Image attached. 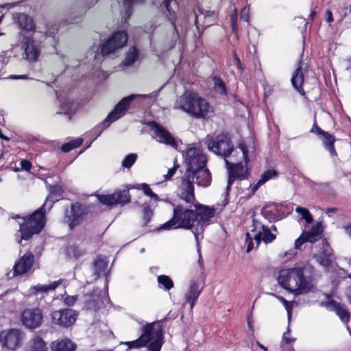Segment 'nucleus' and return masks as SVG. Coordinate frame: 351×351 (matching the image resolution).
<instances>
[{"label":"nucleus","mask_w":351,"mask_h":351,"mask_svg":"<svg viewBox=\"0 0 351 351\" xmlns=\"http://www.w3.org/2000/svg\"><path fill=\"white\" fill-rule=\"evenodd\" d=\"M138 57V51L135 47H132L130 49L129 51L127 53L124 65L130 66L136 60Z\"/></svg>","instance_id":"e433bc0d"},{"label":"nucleus","mask_w":351,"mask_h":351,"mask_svg":"<svg viewBox=\"0 0 351 351\" xmlns=\"http://www.w3.org/2000/svg\"><path fill=\"white\" fill-rule=\"evenodd\" d=\"M332 261L331 260V255L329 254L326 258L324 256L321 257L320 263L322 265L328 266L330 264Z\"/></svg>","instance_id":"13d9d810"},{"label":"nucleus","mask_w":351,"mask_h":351,"mask_svg":"<svg viewBox=\"0 0 351 351\" xmlns=\"http://www.w3.org/2000/svg\"><path fill=\"white\" fill-rule=\"evenodd\" d=\"M214 82H215V88L217 91H219L221 94H225L226 93V86H225L223 82L221 79L215 77Z\"/></svg>","instance_id":"a19ab883"},{"label":"nucleus","mask_w":351,"mask_h":351,"mask_svg":"<svg viewBox=\"0 0 351 351\" xmlns=\"http://www.w3.org/2000/svg\"><path fill=\"white\" fill-rule=\"evenodd\" d=\"M17 22L19 27L26 32H33L35 30L36 27L33 19L26 14H18Z\"/></svg>","instance_id":"c85d7f7f"},{"label":"nucleus","mask_w":351,"mask_h":351,"mask_svg":"<svg viewBox=\"0 0 351 351\" xmlns=\"http://www.w3.org/2000/svg\"><path fill=\"white\" fill-rule=\"evenodd\" d=\"M239 147L241 150L243 157L245 158V160L247 162V149L246 146L243 143H240L239 145Z\"/></svg>","instance_id":"bf43d9fd"},{"label":"nucleus","mask_w":351,"mask_h":351,"mask_svg":"<svg viewBox=\"0 0 351 351\" xmlns=\"http://www.w3.org/2000/svg\"><path fill=\"white\" fill-rule=\"evenodd\" d=\"M34 262V256L30 252L25 253L13 267V276L23 275L29 271Z\"/></svg>","instance_id":"6ab92c4d"},{"label":"nucleus","mask_w":351,"mask_h":351,"mask_svg":"<svg viewBox=\"0 0 351 351\" xmlns=\"http://www.w3.org/2000/svg\"><path fill=\"white\" fill-rule=\"evenodd\" d=\"M304 70L302 69V62L300 61L298 62V66L293 71L291 79L293 86L302 95H304L305 94L302 87L304 81Z\"/></svg>","instance_id":"b1692460"},{"label":"nucleus","mask_w":351,"mask_h":351,"mask_svg":"<svg viewBox=\"0 0 351 351\" xmlns=\"http://www.w3.org/2000/svg\"><path fill=\"white\" fill-rule=\"evenodd\" d=\"M202 289H199V285L197 280H191L189 288L185 293L186 302L190 304V309L192 310L196 300H197Z\"/></svg>","instance_id":"393cba45"},{"label":"nucleus","mask_w":351,"mask_h":351,"mask_svg":"<svg viewBox=\"0 0 351 351\" xmlns=\"http://www.w3.org/2000/svg\"><path fill=\"white\" fill-rule=\"evenodd\" d=\"M241 19L246 22H249L250 20V7L246 6L243 8L241 12Z\"/></svg>","instance_id":"a18cd8bd"},{"label":"nucleus","mask_w":351,"mask_h":351,"mask_svg":"<svg viewBox=\"0 0 351 351\" xmlns=\"http://www.w3.org/2000/svg\"><path fill=\"white\" fill-rule=\"evenodd\" d=\"M66 106V104H63L62 105V106H61V110H62L61 113H64V114H70V113H71V111L72 110V108H71V106H69L68 107V108H67V109H66V110H64V107H65Z\"/></svg>","instance_id":"0e129e2a"},{"label":"nucleus","mask_w":351,"mask_h":351,"mask_svg":"<svg viewBox=\"0 0 351 351\" xmlns=\"http://www.w3.org/2000/svg\"><path fill=\"white\" fill-rule=\"evenodd\" d=\"M97 197L102 204L107 206L123 205L130 201L129 191L127 190L117 191L109 195H97Z\"/></svg>","instance_id":"2eb2a0df"},{"label":"nucleus","mask_w":351,"mask_h":351,"mask_svg":"<svg viewBox=\"0 0 351 351\" xmlns=\"http://www.w3.org/2000/svg\"><path fill=\"white\" fill-rule=\"evenodd\" d=\"M158 284L163 287L166 290L172 289L174 286L172 280L166 275H160L157 277Z\"/></svg>","instance_id":"c9c22d12"},{"label":"nucleus","mask_w":351,"mask_h":351,"mask_svg":"<svg viewBox=\"0 0 351 351\" xmlns=\"http://www.w3.org/2000/svg\"><path fill=\"white\" fill-rule=\"evenodd\" d=\"M107 267L108 263L105 261L99 258L97 259L94 264V271L96 278L101 274H105Z\"/></svg>","instance_id":"473e14b6"},{"label":"nucleus","mask_w":351,"mask_h":351,"mask_svg":"<svg viewBox=\"0 0 351 351\" xmlns=\"http://www.w3.org/2000/svg\"><path fill=\"white\" fill-rule=\"evenodd\" d=\"M128 41V35L124 31L114 33L101 47V53L103 56L113 53L118 49L123 47Z\"/></svg>","instance_id":"9b49d317"},{"label":"nucleus","mask_w":351,"mask_h":351,"mask_svg":"<svg viewBox=\"0 0 351 351\" xmlns=\"http://www.w3.org/2000/svg\"><path fill=\"white\" fill-rule=\"evenodd\" d=\"M326 14H327V18H326L327 22H328V23L332 22L333 21L332 12L330 10H327Z\"/></svg>","instance_id":"338daca9"},{"label":"nucleus","mask_w":351,"mask_h":351,"mask_svg":"<svg viewBox=\"0 0 351 351\" xmlns=\"http://www.w3.org/2000/svg\"><path fill=\"white\" fill-rule=\"evenodd\" d=\"M51 349L52 351H73L75 346L69 339H59L51 342Z\"/></svg>","instance_id":"a878e982"},{"label":"nucleus","mask_w":351,"mask_h":351,"mask_svg":"<svg viewBox=\"0 0 351 351\" xmlns=\"http://www.w3.org/2000/svg\"><path fill=\"white\" fill-rule=\"evenodd\" d=\"M312 270L311 266L295 267L282 269L278 276V283L294 295H303L313 291L315 283L307 274Z\"/></svg>","instance_id":"f257e3e1"},{"label":"nucleus","mask_w":351,"mask_h":351,"mask_svg":"<svg viewBox=\"0 0 351 351\" xmlns=\"http://www.w3.org/2000/svg\"><path fill=\"white\" fill-rule=\"evenodd\" d=\"M188 178L195 180V184L199 186H208L212 180L211 173L206 167L196 170L191 173H186Z\"/></svg>","instance_id":"aec40b11"},{"label":"nucleus","mask_w":351,"mask_h":351,"mask_svg":"<svg viewBox=\"0 0 351 351\" xmlns=\"http://www.w3.org/2000/svg\"><path fill=\"white\" fill-rule=\"evenodd\" d=\"M162 346V345H161V343L160 341L152 342L148 346V350L149 351H160Z\"/></svg>","instance_id":"49530a36"},{"label":"nucleus","mask_w":351,"mask_h":351,"mask_svg":"<svg viewBox=\"0 0 351 351\" xmlns=\"http://www.w3.org/2000/svg\"><path fill=\"white\" fill-rule=\"evenodd\" d=\"M159 91L160 90L154 91L150 94L130 95V96L123 97L115 106L113 110L108 114L106 118L95 128V131L98 132L97 136L100 135L102 131L107 128L112 123L123 117L125 114V111L129 108L131 102L135 99L142 98L155 100Z\"/></svg>","instance_id":"20e7f679"},{"label":"nucleus","mask_w":351,"mask_h":351,"mask_svg":"<svg viewBox=\"0 0 351 351\" xmlns=\"http://www.w3.org/2000/svg\"><path fill=\"white\" fill-rule=\"evenodd\" d=\"M172 218L162 224L160 230L182 228L193 230L195 229L197 213L193 209L186 208L182 205L174 207Z\"/></svg>","instance_id":"7ed1b4c3"},{"label":"nucleus","mask_w":351,"mask_h":351,"mask_svg":"<svg viewBox=\"0 0 351 351\" xmlns=\"http://www.w3.org/2000/svg\"><path fill=\"white\" fill-rule=\"evenodd\" d=\"M283 305L287 312V316L289 322L291 319V311L293 308V303L291 302L286 301L285 303H283Z\"/></svg>","instance_id":"3c124183"},{"label":"nucleus","mask_w":351,"mask_h":351,"mask_svg":"<svg viewBox=\"0 0 351 351\" xmlns=\"http://www.w3.org/2000/svg\"><path fill=\"white\" fill-rule=\"evenodd\" d=\"M277 176V172L274 169H269L266 171H265L262 176L260 180L257 182V183L252 188L251 192L249 194V197L252 196L259 188V186L264 183H265L267 181L271 178H274Z\"/></svg>","instance_id":"c756f323"},{"label":"nucleus","mask_w":351,"mask_h":351,"mask_svg":"<svg viewBox=\"0 0 351 351\" xmlns=\"http://www.w3.org/2000/svg\"><path fill=\"white\" fill-rule=\"evenodd\" d=\"M338 210L337 208H328L326 210V214L329 217H332L334 214Z\"/></svg>","instance_id":"052dcab7"},{"label":"nucleus","mask_w":351,"mask_h":351,"mask_svg":"<svg viewBox=\"0 0 351 351\" xmlns=\"http://www.w3.org/2000/svg\"><path fill=\"white\" fill-rule=\"evenodd\" d=\"M246 243H247L246 252L247 253H249L254 247L252 238L250 236V233L246 234Z\"/></svg>","instance_id":"603ef678"},{"label":"nucleus","mask_w":351,"mask_h":351,"mask_svg":"<svg viewBox=\"0 0 351 351\" xmlns=\"http://www.w3.org/2000/svg\"><path fill=\"white\" fill-rule=\"evenodd\" d=\"M143 333L136 340L125 341L122 343L127 345L128 349H138L145 347L149 343L160 341L163 344V332L159 322H154L145 324L142 328Z\"/></svg>","instance_id":"39448f33"},{"label":"nucleus","mask_w":351,"mask_h":351,"mask_svg":"<svg viewBox=\"0 0 351 351\" xmlns=\"http://www.w3.org/2000/svg\"><path fill=\"white\" fill-rule=\"evenodd\" d=\"M63 282L62 279H59L56 281H53L49 285H37L33 286L29 289V295H34L37 292L38 293H47L49 291L56 289Z\"/></svg>","instance_id":"bb28decb"},{"label":"nucleus","mask_w":351,"mask_h":351,"mask_svg":"<svg viewBox=\"0 0 351 351\" xmlns=\"http://www.w3.org/2000/svg\"><path fill=\"white\" fill-rule=\"evenodd\" d=\"M24 332L19 328L4 330L0 333V344L8 349L15 350L23 342Z\"/></svg>","instance_id":"9d476101"},{"label":"nucleus","mask_w":351,"mask_h":351,"mask_svg":"<svg viewBox=\"0 0 351 351\" xmlns=\"http://www.w3.org/2000/svg\"><path fill=\"white\" fill-rule=\"evenodd\" d=\"M345 232L348 234L351 238V223L343 227Z\"/></svg>","instance_id":"774afa93"},{"label":"nucleus","mask_w":351,"mask_h":351,"mask_svg":"<svg viewBox=\"0 0 351 351\" xmlns=\"http://www.w3.org/2000/svg\"><path fill=\"white\" fill-rule=\"evenodd\" d=\"M82 138H75L74 140L71 141L70 142L63 144L61 147V150L66 153L69 152L72 149L80 147L82 145Z\"/></svg>","instance_id":"72a5a7b5"},{"label":"nucleus","mask_w":351,"mask_h":351,"mask_svg":"<svg viewBox=\"0 0 351 351\" xmlns=\"http://www.w3.org/2000/svg\"><path fill=\"white\" fill-rule=\"evenodd\" d=\"M23 55L25 58L29 62H35L40 55V48L38 45L30 39L27 38L23 44Z\"/></svg>","instance_id":"4be33fe9"},{"label":"nucleus","mask_w":351,"mask_h":351,"mask_svg":"<svg viewBox=\"0 0 351 351\" xmlns=\"http://www.w3.org/2000/svg\"><path fill=\"white\" fill-rule=\"evenodd\" d=\"M303 234L305 237L306 242L315 243L319 239V237L314 236V234H312L311 233H310L308 232H303Z\"/></svg>","instance_id":"8fccbe9b"},{"label":"nucleus","mask_w":351,"mask_h":351,"mask_svg":"<svg viewBox=\"0 0 351 351\" xmlns=\"http://www.w3.org/2000/svg\"><path fill=\"white\" fill-rule=\"evenodd\" d=\"M9 78L12 80H21L27 79V76L26 75H10Z\"/></svg>","instance_id":"680f3d73"},{"label":"nucleus","mask_w":351,"mask_h":351,"mask_svg":"<svg viewBox=\"0 0 351 351\" xmlns=\"http://www.w3.org/2000/svg\"><path fill=\"white\" fill-rule=\"evenodd\" d=\"M97 1L98 0H91V2L90 3H88L86 7L83 6L81 8L80 11V15H84L88 9L92 8L97 3Z\"/></svg>","instance_id":"6e6d98bb"},{"label":"nucleus","mask_w":351,"mask_h":351,"mask_svg":"<svg viewBox=\"0 0 351 351\" xmlns=\"http://www.w3.org/2000/svg\"><path fill=\"white\" fill-rule=\"evenodd\" d=\"M77 295H67L64 298V303L68 306H73L77 300Z\"/></svg>","instance_id":"09e8293b"},{"label":"nucleus","mask_w":351,"mask_h":351,"mask_svg":"<svg viewBox=\"0 0 351 351\" xmlns=\"http://www.w3.org/2000/svg\"><path fill=\"white\" fill-rule=\"evenodd\" d=\"M186 173L181 178V182L177 189L178 196L186 203L193 205L195 204V191L193 182Z\"/></svg>","instance_id":"f8f14e48"},{"label":"nucleus","mask_w":351,"mask_h":351,"mask_svg":"<svg viewBox=\"0 0 351 351\" xmlns=\"http://www.w3.org/2000/svg\"><path fill=\"white\" fill-rule=\"evenodd\" d=\"M234 62H235V64L237 65V66L241 69V70H243V65L241 62V60H239V58L237 56L236 53H234Z\"/></svg>","instance_id":"e2e57ef3"},{"label":"nucleus","mask_w":351,"mask_h":351,"mask_svg":"<svg viewBox=\"0 0 351 351\" xmlns=\"http://www.w3.org/2000/svg\"><path fill=\"white\" fill-rule=\"evenodd\" d=\"M66 254L70 257L77 258L84 254V250L79 246L73 245L67 248Z\"/></svg>","instance_id":"f704fd0d"},{"label":"nucleus","mask_w":351,"mask_h":351,"mask_svg":"<svg viewBox=\"0 0 351 351\" xmlns=\"http://www.w3.org/2000/svg\"><path fill=\"white\" fill-rule=\"evenodd\" d=\"M20 165L21 169L25 171H29L32 167V163L27 160H21Z\"/></svg>","instance_id":"5fc2aeb1"},{"label":"nucleus","mask_w":351,"mask_h":351,"mask_svg":"<svg viewBox=\"0 0 351 351\" xmlns=\"http://www.w3.org/2000/svg\"><path fill=\"white\" fill-rule=\"evenodd\" d=\"M47 347L43 339L38 335L34 336L27 343L25 351H47Z\"/></svg>","instance_id":"cd10ccee"},{"label":"nucleus","mask_w":351,"mask_h":351,"mask_svg":"<svg viewBox=\"0 0 351 351\" xmlns=\"http://www.w3.org/2000/svg\"><path fill=\"white\" fill-rule=\"evenodd\" d=\"M195 208L197 217H195L196 223L195 229L193 230L197 243L199 242V234H202L205 228L210 223L212 218L214 217L215 210L208 206L195 203L193 204Z\"/></svg>","instance_id":"423d86ee"},{"label":"nucleus","mask_w":351,"mask_h":351,"mask_svg":"<svg viewBox=\"0 0 351 351\" xmlns=\"http://www.w3.org/2000/svg\"><path fill=\"white\" fill-rule=\"evenodd\" d=\"M51 319L54 324L69 327L75 323L76 314L69 308L60 309L52 312Z\"/></svg>","instance_id":"dca6fc26"},{"label":"nucleus","mask_w":351,"mask_h":351,"mask_svg":"<svg viewBox=\"0 0 351 351\" xmlns=\"http://www.w3.org/2000/svg\"><path fill=\"white\" fill-rule=\"evenodd\" d=\"M306 239H305V237L304 235V234L302 233L300 237H298L295 241V245H294V247H295V250H299L300 249L301 246L304 243H306Z\"/></svg>","instance_id":"de8ad7c7"},{"label":"nucleus","mask_w":351,"mask_h":351,"mask_svg":"<svg viewBox=\"0 0 351 351\" xmlns=\"http://www.w3.org/2000/svg\"><path fill=\"white\" fill-rule=\"evenodd\" d=\"M195 100L197 101L196 104H193L195 113L191 112V116L196 118L201 119L204 118L210 111L209 104L203 98L200 97L197 94L195 97Z\"/></svg>","instance_id":"5701e85b"},{"label":"nucleus","mask_w":351,"mask_h":351,"mask_svg":"<svg viewBox=\"0 0 351 351\" xmlns=\"http://www.w3.org/2000/svg\"><path fill=\"white\" fill-rule=\"evenodd\" d=\"M141 190L143 191V193L145 195L149 196L152 198H154L155 200H158V197L156 194H155L152 190L150 189L149 186L147 184L143 183L140 185V188Z\"/></svg>","instance_id":"ea45409f"},{"label":"nucleus","mask_w":351,"mask_h":351,"mask_svg":"<svg viewBox=\"0 0 351 351\" xmlns=\"http://www.w3.org/2000/svg\"><path fill=\"white\" fill-rule=\"evenodd\" d=\"M252 228L251 232L254 233L253 236L257 245H259L261 241H263L265 243H269L276 239V235L271 232L269 228L255 219H252Z\"/></svg>","instance_id":"4468645a"},{"label":"nucleus","mask_w":351,"mask_h":351,"mask_svg":"<svg viewBox=\"0 0 351 351\" xmlns=\"http://www.w3.org/2000/svg\"><path fill=\"white\" fill-rule=\"evenodd\" d=\"M152 216V211L148 206L145 207L143 210V221L144 223L147 224L151 219Z\"/></svg>","instance_id":"c03bdc74"},{"label":"nucleus","mask_w":351,"mask_h":351,"mask_svg":"<svg viewBox=\"0 0 351 351\" xmlns=\"http://www.w3.org/2000/svg\"><path fill=\"white\" fill-rule=\"evenodd\" d=\"M225 162L226 167L228 169V180L227 182V186L223 193V199L221 204L222 206H225L229 202L228 196L230 188L235 179H245L247 176V170L241 162L233 165L226 159H225Z\"/></svg>","instance_id":"0eeeda50"},{"label":"nucleus","mask_w":351,"mask_h":351,"mask_svg":"<svg viewBox=\"0 0 351 351\" xmlns=\"http://www.w3.org/2000/svg\"><path fill=\"white\" fill-rule=\"evenodd\" d=\"M45 204L34 212L31 216L24 219L22 223H20L21 239L19 241V243H21L22 239L28 240L34 234H38L43 228L45 223V206L49 204V209H50L53 204L59 199L61 188L58 186H51Z\"/></svg>","instance_id":"f03ea898"},{"label":"nucleus","mask_w":351,"mask_h":351,"mask_svg":"<svg viewBox=\"0 0 351 351\" xmlns=\"http://www.w3.org/2000/svg\"><path fill=\"white\" fill-rule=\"evenodd\" d=\"M21 319L24 326L34 329L41 325L43 315L42 311L38 308H27L21 313Z\"/></svg>","instance_id":"ddd939ff"},{"label":"nucleus","mask_w":351,"mask_h":351,"mask_svg":"<svg viewBox=\"0 0 351 351\" xmlns=\"http://www.w3.org/2000/svg\"><path fill=\"white\" fill-rule=\"evenodd\" d=\"M152 136L160 143H163L173 147L177 146L176 140L173 136L159 124L153 122L152 123Z\"/></svg>","instance_id":"a211bd4d"},{"label":"nucleus","mask_w":351,"mask_h":351,"mask_svg":"<svg viewBox=\"0 0 351 351\" xmlns=\"http://www.w3.org/2000/svg\"><path fill=\"white\" fill-rule=\"evenodd\" d=\"M138 158L136 153L128 154L122 160L121 166L125 169H130Z\"/></svg>","instance_id":"4c0bfd02"},{"label":"nucleus","mask_w":351,"mask_h":351,"mask_svg":"<svg viewBox=\"0 0 351 351\" xmlns=\"http://www.w3.org/2000/svg\"><path fill=\"white\" fill-rule=\"evenodd\" d=\"M207 146L210 151L224 158L232 154L234 147L230 137L225 134H219L215 138L208 141Z\"/></svg>","instance_id":"6e6552de"},{"label":"nucleus","mask_w":351,"mask_h":351,"mask_svg":"<svg viewBox=\"0 0 351 351\" xmlns=\"http://www.w3.org/2000/svg\"><path fill=\"white\" fill-rule=\"evenodd\" d=\"M322 254H323V256L324 257H327L329 254L331 255V260L332 261V259L334 258V256H333V254L332 252V250L330 249H325L323 252H322Z\"/></svg>","instance_id":"69168bd1"},{"label":"nucleus","mask_w":351,"mask_h":351,"mask_svg":"<svg viewBox=\"0 0 351 351\" xmlns=\"http://www.w3.org/2000/svg\"><path fill=\"white\" fill-rule=\"evenodd\" d=\"M84 214L85 209L81 204L77 203L71 206L70 215L66 216L70 229H73L80 223Z\"/></svg>","instance_id":"412c9836"},{"label":"nucleus","mask_w":351,"mask_h":351,"mask_svg":"<svg viewBox=\"0 0 351 351\" xmlns=\"http://www.w3.org/2000/svg\"><path fill=\"white\" fill-rule=\"evenodd\" d=\"M179 166L178 164H175L173 167L169 168L167 173L163 176L164 180L165 181L169 180L175 175Z\"/></svg>","instance_id":"79ce46f5"},{"label":"nucleus","mask_w":351,"mask_h":351,"mask_svg":"<svg viewBox=\"0 0 351 351\" xmlns=\"http://www.w3.org/2000/svg\"><path fill=\"white\" fill-rule=\"evenodd\" d=\"M334 311L336 314L339 317L343 323H348L350 321V313L349 312L340 306L339 304H334Z\"/></svg>","instance_id":"2f4dec72"},{"label":"nucleus","mask_w":351,"mask_h":351,"mask_svg":"<svg viewBox=\"0 0 351 351\" xmlns=\"http://www.w3.org/2000/svg\"><path fill=\"white\" fill-rule=\"evenodd\" d=\"M323 144L325 148L330 152L332 156H336V152L334 147L335 141V137L327 132H325L322 136Z\"/></svg>","instance_id":"7c9ffc66"},{"label":"nucleus","mask_w":351,"mask_h":351,"mask_svg":"<svg viewBox=\"0 0 351 351\" xmlns=\"http://www.w3.org/2000/svg\"><path fill=\"white\" fill-rule=\"evenodd\" d=\"M308 232L311 233L312 234H314V236H317L319 237L320 234L322 232V225L318 223L313 226L311 229L308 231Z\"/></svg>","instance_id":"37998d69"},{"label":"nucleus","mask_w":351,"mask_h":351,"mask_svg":"<svg viewBox=\"0 0 351 351\" xmlns=\"http://www.w3.org/2000/svg\"><path fill=\"white\" fill-rule=\"evenodd\" d=\"M184 162L186 165L185 173H191L196 170L205 167L207 158L201 149L190 147L186 151Z\"/></svg>","instance_id":"1a4fd4ad"},{"label":"nucleus","mask_w":351,"mask_h":351,"mask_svg":"<svg viewBox=\"0 0 351 351\" xmlns=\"http://www.w3.org/2000/svg\"><path fill=\"white\" fill-rule=\"evenodd\" d=\"M295 212L302 216V218L306 221L307 223H310L313 221V217L308 209L298 206L295 208Z\"/></svg>","instance_id":"58836bf2"},{"label":"nucleus","mask_w":351,"mask_h":351,"mask_svg":"<svg viewBox=\"0 0 351 351\" xmlns=\"http://www.w3.org/2000/svg\"><path fill=\"white\" fill-rule=\"evenodd\" d=\"M141 1V0H123V4L125 8L126 12L129 13L130 8L132 4L140 2Z\"/></svg>","instance_id":"864d4df0"},{"label":"nucleus","mask_w":351,"mask_h":351,"mask_svg":"<svg viewBox=\"0 0 351 351\" xmlns=\"http://www.w3.org/2000/svg\"><path fill=\"white\" fill-rule=\"evenodd\" d=\"M311 132L316 134L317 136H322L325 131L319 128L315 123L313 125L311 129Z\"/></svg>","instance_id":"4d7b16f0"},{"label":"nucleus","mask_w":351,"mask_h":351,"mask_svg":"<svg viewBox=\"0 0 351 351\" xmlns=\"http://www.w3.org/2000/svg\"><path fill=\"white\" fill-rule=\"evenodd\" d=\"M197 93L193 92H185L183 95H180L175 101L174 108L180 110L191 116V112L195 111L193 108V104H196L195 100Z\"/></svg>","instance_id":"f3484780"}]
</instances>
